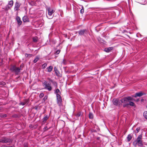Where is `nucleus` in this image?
<instances>
[{"mask_svg": "<svg viewBox=\"0 0 147 147\" xmlns=\"http://www.w3.org/2000/svg\"><path fill=\"white\" fill-rule=\"evenodd\" d=\"M142 134L139 135L137 138L133 142V146L136 147L138 146L139 147H142L143 144L142 142Z\"/></svg>", "mask_w": 147, "mask_h": 147, "instance_id": "nucleus-1", "label": "nucleus"}, {"mask_svg": "<svg viewBox=\"0 0 147 147\" xmlns=\"http://www.w3.org/2000/svg\"><path fill=\"white\" fill-rule=\"evenodd\" d=\"M42 84L44 89L49 91H50L52 90V87L50 82H48L47 81L44 80L42 82Z\"/></svg>", "mask_w": 147, "mask_h": 147, "instance_id": "nucleus-2", "label": "nucleus"}, {"mask_svg": "<svg viewBox=\"0 0 147 147\" xmlns=\"http://www.w3.org/2000/svg\"><path fill=\"white\" fill-rule=\"evenodd\" d=\"M13 141V140L11 139L8 138L6 137H3L0 139V142L3 143H8V144H9Z\"/></svg>", "mask_w": 147, "mask_h": 147, "instance_id": "nucleus-3", "label": "nucleus"}, {"mask_svg": "<svg viewBox=\"0 0 147 147\" xmlns=\"http://www.w3.org/2000/svg\"><path fill=\"white\" fill-rule=\"evenodd\" d=\"M10 70L12 72H14L16 75H18L20 72V68L17 67L13 65L11 67Z\"/></svg>", "mask_w": 147, "mask_h": 147, "instance_id": "nucleus-4", "label": "nucleus"}, {"mask_svg": "<svg viewBox=\"0 0 147 147\" xmlns=\"http://www.w3.org/2000/svg\"><path fill=\"white\" fill-rule=\"evenodd\" d=\"M47 10L49 16H47L49 19H52L53 17V16L52 15L53 13L55 12V11L50 7L47 8Z\"/></svg>", "mask_w": 147, "mask_h": 147, "instance_id": "nucleus-5", "label": "nucleus"}, {"mask_svg": "<svg viewBox=\"0 0 147 147\" xmlns=\"http://www.w3.org/2000/svg\"><path fill=\"white\" fill-rule=\"evenodd\" d=\"M113 104L119 107L122 105L121 100H119L118 98L113 99Z\"/></svg>", "mask_w": 147, "mask_h": 147, "instance_id": "nucleus-6", "label": "nucleus"}, {"mask_svg": "<svg viewBox=\"0 0 147 147\" xmlns=\"http://www.w3.org/2000/svg\"><path fill=\"white\" fill-rule=\"evenodd\" d=\"M57 103L59 106L61 105L62 100L60 94H57L56 95Z\"/></svg>", "mask_w": 147, "mask_h": 147, "instance_id": "nucleus-7", "label": "nucleus"}, {"mask_svg": "<svg viewBox=\"0 0 147 147\" xmlns=\"http://www.w3.org/2000/svg\"><path fill=\"white\" fill-rule=\"evenodd\" d=\"M143 95L142 92L136 93L135 94L132 96L133 97H136L138 96L140 97Z\"/></svg>", "mask_w": 147, "mask_h": 147, "instance_id": "nucleus-8", "label": "nucleus"}, {"mask_svg": "<svg viewBox=\"0 0 147 147\" xmlns=\"http://www.w3.org/2000/svg\"><path fill=\"white\" fill-rule=\"evenodd\" d=\"M16 19L18 25L20 26L22 24V22L21 21L20 17L18 16H17L16 17Z\"/></svg>", "mask_w": 147, "mask_h": 147, "instance_id": "nucleus-9", "label": "nucleus"}, {"mask_svg": "<svg viewBox=\"0 0 147 147\" xmlns=\"http://www.w3.org/2000/svg\"><path fill=\"white\" fill-rule=\"evenodd\" d=\"M54 70L55 71V74L57 76H60V73L59 71L57 69L56 67H54Z\"/></svg>", "mask_w": 147, "mask_h": 147, "instance_id": "nucleus-10", "label": "nucleus"}, {"mask_svg": "<svg viewBox=\"0 0 147 147\" xmlns=\"http://www.w3.org/2000/svg\"><path fill=\"white\" fill-rule=\"evenodd\" d=\"M121 102L122 103H125L128 102V101L126 97H124L121 99Z\"/></svg>", "mask_w": 147, "mask_h": 147, "instance_id": "nucleus-11", "label": "nucleus"}, {"mask_svg": "<svg viewBox=\"0 0 147 147\" xmlns=\"http://www.w3.org/2000/svg\"><path fill=\"white\" fill-rule=\"evenodd\" d=\"M20 7V5L19 3L18 2H16L15 4V5L14 7V10L15 11H17L18 10L19 8Z\"/></svg>", "mask_w": 147, "mask_h": 147, "instance_id": "nucleus-12", "label": "nucleus"}, {"mask_svg": "<svg viewBox=\"0 0 147 147\" xmlns=\"http://www.w3.org/2000/svg\"><path fill=\"white\" fill-rule=\"evenodd\" d=\"M86 31V29L81 30L78 31L79 34L81 35H83L85 32Z\"/></svg>", "mask_w": 147, "mask_h": 147, "instance_id": "nucleus-13", "label": "nucleus"}, {"mask_svg": "<svg viewBox=\"0 0 147 147\" xmlns=\"http://www.w3.org/2000/svg\"><path fill=\"white\" fill-rule=\"evenodd\" d=\"M22 20L24 22L29 21V19L26 16H24L22 18Z\"/></svg>", "mask_w": 147, "mask_h": 147, "instance_id": "nucleus-14", "label": "nucleus"}, {"mask_svg": "<svg viewBox=\"0 0 147 147\" xmlns=\"http://www.w3.org/2000/svg\"><path fill=\"white\" fill-rule=\"evenodd\" d=\"M47 69V71L48 72H51L53 69V67L52 66H50L49 67H48Z\"/></svg>", "mask_w": 147, "mask_h": 147, "instance_id": "nucleus-15", "label": "nucleus"}, {"mask_svg": "<svg viewBox=\"0 0 147 147\" xmlns=\"http://www.w3.org/2000/svg\"><path fill=\"white\" fill-rule=\"evenodd\" d=\"M112 47H109L108 48H106L105 49V51L107 52H109L110 51L113 49Z\"/></svg>", "mask_w": 147, "mask_h": 147, "instance_id": "nucleus-16", "label": "nucleus"}, {"mask_svg": "<svg viewBox=\"0 0 147 147\" xmlns=\"http://www.w3.org/2000/svg\"><path fill=\"white\" fill-rule=\"evenodd\" d=\"M49 80L53 84L54 86L57 87V83L55 81H53L51 79Z\"/></svg>", "mask_w": 147, "mask_h": 147, "instance_id": "nucleus-17", "label": "nucleus"}, {"mask_svg": "<svg viewBox=\"0 0 147 147\" xmlns=\"http://www.w3.org/2000/svg\"><path fill=\"white\" fill-rule=\"evenodd\" d=\"M139 1V3L142 4H145V3H146L147 0H138Z\"/></svg>", "mask_w": 147, "mask_h": 147, "instance_id": "nucleus-18", "label": "nucleus"}, {"mask_svg": "<svg viewBox=\"0 0 147 147\" xmlns=\"http://www.w3.org/2000/svg\"><path fill=\"white\" fill-rule=\"evenodd\" d=\"M54 93L55 94H61V93L60 91V90L58 88L55 91Z\"/></svg>", "mask_w": 147, "mask_h": 147, "instance_id": "nucleus-19", "label": "nucleus"}, {"mask_svg": "<svg viewBox=\"0 0 147 147\" xmlns=\"http://www.w3.org/2000/svg\"><path fill=\"white\" fill-rule=\"evenodd\" d=\"M49 116L47 115H46L43 118V122H45L46 121L47 119H49Z\"/></svg>", "mask_w": 147, "mask_h": 147, "instance_id": "nucleus-20", "label": "nucleus"}, {"mask_svg": "<svg viewBox=\"0 0 147 147\" xmlns=\"http://www.w3.org/2000/svg\"><path fill=\"white\" fill-rule=\"evenodd\" d=\"M82 115V113L81 111H79L76 115V116L77 117H79Z\"/></svg>", "mask_w": 147, "mask_h": 147, "instance_id": "nucleus-21", "label": "nucleus"}, {"mask_svg": "<svg viewBox=\"0 0 147 147\" xmlns=\"http://www.w3.org/2000/svg\"><path fill=\"white\" fill-rule=\"evenodd\" d=\"M129 105H130L131 106H133L134 107H136V106L134 103L132 102L129 101Z\"/></svg>", "mask_w": 147, "mask_h": 147, "instance_id": "nucleus-22", "label": "nucleus"}, {"mask_svg": "<svg viewBox=\"0 0 147 147\" xmlns=\"http://www.w3.org/2000/svg\"><path fill=\"white\" fill-rule=\"evenodd\" d=\"M13 5V1L11 0L8 3V5L10 6V7H11Z\"/></svg>", "mask_w": 147, "mask_h": 147, "instance_id": "nucleus-23", "label": "nucleus"}, {"mask_svg": "<svg viewBox=\"0 0 147 147\" xmlns=\"http://www.w3.org/2000/svg\"><path fill=\"white\" fill-rule=\"evenodd\" d=\"M132 138V137L130 134H129L128 135L127 137V141L129 142L131 140V139Z\"/></svg>", "mask_w": 147, "mask_h": 147, "instance_id": "nucleus-24", "label": "nucleus"}, {"mask_svg": "<svg viewBox=\"0 0 147 147\" xmlns=\"http://www.w3.org/2000/svg\"><path fill=\"white\" fill-rule=\"evenodd\" d=\"M39 59V58L37 56L35 58L33 61V62L34 63H36Z\"/></svg>", "mask_w": 147, "mask_h": 147, "instance_id": "nucleus-25", "label": "nucleus"}, {"mask_svg": "<svg viewBox=\"0 0 147 147\" xmlns=\"http://www.w3.org/2000/svg\"><path fill=\"white\" fill-rule=\"evenodd\" d=\"M143 116L146 119H147V111H145L143 113Z\"/></svg>", "mask_w": 147, "mask_h": 147, "instance_id": "nucleus-26", "label": "nucleus"}, {"mask_svg": "<svg viewBox=\"0 0 147 147\" xmlns=\"http://www.w3.org/2000/svg\"><path fill=\"white\" fill-rule=\"evenodd\" d=\"M81 6L82 7V9L80 10V13L81 14H83L84 11V8L82 5H81Z\"/></svg>", "mask_w": 147, "mask_h": 147, "instance_id": "nucleus-27", "label": "nucleus"}, {"mask_svg": "<svg viewBox=\"0 0 147 147\" xmlns=\"http://www.w3.org/2000/svg\"><path fill=\"white\" fill-rule=\"evenodd\" d=\"M89 119H92L93 118V115L92 113H90L89 114Z\"/></svg>", "mask_w": 147, "mask_h": 147, "instance_id": "nucleus-28", "label": "nucleus"}, {"mask_svg": "<svg viewBox=\"0 0 147 147\" xmlns=\"http://www.w3.org/2000/svg\"><path fill=\"white\" fill-rule=\"evenodd\" d=\"M38 38L37 37H33L32 38V40L33 41L35 42H36L38 41Z\"/></svg>", "mask_w": 147, "mask_h": 147, "instance_id": "nucleus-29", "label": "nucleus"}, {"mask_svg": "<svg viewBox=\"0 0 147 147\" xmlns=\"http://www.w3.org/2000/svg\"><path fill=\"white\" fill-rule=\"evenodd\" d=\"M47 64L46 63H44L42 66V69H45L47 66Z\"/></svg>", "mask_w": 147, "mask_h": 147, "instance_id": "nucleus-30", "label": "nucleus"}, {"mask_svg": "<svg viewBox=\"0 0 147 147\" xmlns=\"http://www.w3.org/2000/svg\"><path fill=\"white\" fill-rule=\"evenodd\" d=\"M128 102L129 101H130V100H133V98L131 97V96H128V97H126Z\"/></svg>", "mask_w": 147, "mask_h": 147, "instance_id": "nucleus-31", "label": "nucleus"}, {"mask_svg": "<svg viewBox=\"0 0 147 147\" xmlns=\"http://www.w3.org/2000/svg\"><path fill=\"white\" fill-rule=\"evenodd\" d=\"M136 36L138 37H142V35L140 34L139 33H138L136 34Z\"/></svg>", "mask_w": 147, "mask_h": 147, "instance_id": "nucleus-32", "label": "nucleus"}, {"mask_svg": "<svg viewBox=\"0 0 147 147\" xmlns=\"http://www.w3.org/2000/svg\"><path fill=\"white\" fill-rule=\"evenodd\" d=\"M44 94L43 93H42V92L40 94L39 97L40 98H42L44 96Z\"/></svg>", "mask_w": 147, "mask_h": 147, "instance_id": "nucleus-33", "label": "nucleus"}, {"mask_svg": "<svg viewBox=\"0 0 147 147\" xmlns=\"http://www.w3.org/2000/svg\"><path fill=\"white\" fill-rule=\"evenodd\" d=\"M5 84H6L4 82L2 81V82H0V85L4 86Z\"/></svg>", "mask_w": 147, "mask_h": 147, "instance_id": "nucleus-34", "label": "nucleus"}, {"mask_svg": "<svg viewBox=\"0 0 147 147\" xmlns=\"http://www.w3.org/2000/svg\"><path fill=\"white\" fill-rule=\"evenodd\" d=\"M140 127H138L137 128H136V133H138L140 131Z\"/></svg>", "mask_w": 147, "mask_h": 147, "instance_id": "nucleus-35", "label": "nucleus"}, {"mask_svg": "<svg viewBox=\"0 0 147 147\" xmlns=\"http://www.w3.org/2000/svg\"><path fill=\"white\" fill-rule=\"evenodd\" d=\"M10 9V7L8 6V5L6 6L5 7L4 9H5L6 10H8Z\"/></svg>", "mask_w": 147, "mask_h": 147, "instance_id": "nucleus-36", "label": "nucleus"}, {"mask_svg": "<svg viewBox=\"0 0 147 147\" xmlns=\"http://www.w3.org/2000/svg\"><path fill=\"white\" fill-rule=\"evenodd\" d=\"M129 105V103H126L123 105V107H127Z\"/></svg>", "mask_w": 147, "mask_h": 147, "instance_id": "nucleus-37", "label": "nucleus"}, {"mask_svg": "<svg viewBox=\"0 0 147 147\" xmlns=\"http://www.w3.org/2000/svg\"><path fill=\"white\" fill-rule=\"evenodd\" d=\"M60 51L59 50H58L55 52V54H58L60 52Z\"/></svg>", "mask_w": 147, "mask_h": 147, "instance_id": "nucleus-38", "label": "nucleus"}, {"mask_svg": "<svg viewBox=\"0 0 147 147\" xmlns=\"http://www.w3.org/2000/svg\"><path fill=\"white\" fill-rule=\"evenodd\" d=\"M47 96H45L44 97V98L43 99V100L44 101H45L46 100H47Z\"/></svg>", "mask_w": 147, "mask_h": 147, "instance_id": "nucleus-39", "label": "nucleus"}, {"mask_svg": "<svg viewBox=\"0 0 147 147\" xmlns=\"http://www.w3.org/2000/svg\"><path fill=\"white\" fill-rule=\"evenodd\" d=\"M48 128H47V127L46 126H45V127L44 128V129H43V130H44V131H45V130H48Z\"/></svg>", "mask_w": 147, "mask_h": 147, "instance_id": "nucleus-40", "label": "nucleus"}, {"mask_svg": "<svg viewBox=\"0 0 147 147\" xmlns=\"http://www.w3.org/2000/svg\"><path fill=\"white\" fill-rule=\"evenodd\" d=\"M20 105H25V103L24 102H21L20 103Z\"/></svg>", "mask_w": 147, "mask_h": 147, "instance_id": "nucleus-41", "label": "nucleus"}, {"mask_svg": "<svg viewBox=\"0 0 147 147\" xmlns=\"http://www.w3.org/2000/svg\"><path fill=\"white\" fill-rule=\"evenodd\" d=\"M1 147H9L6 145H2Z\"/></svg>", "mask_w": 147, "mask_h": 147, "instance_id": "nucleus-42", "label": "nucleus"}, {"mask_svg": "<svg viewBox=\"0 0 147 147\" xmlns=\"http://www.w3.org/2000/svg\"><path fill=\"white\" fill-rule=\"evenodd\" d=\"M24 147H28V146L27 145L24 144Z\"/></svg>", "mask_w": 147, "mask_h": 147, "instance_id": "nucleus-43", "label": "nucleus"}, {"mask_svg": "<svg viewBox=\"0 0 147 147\" xmlns=\"http://www.w3.org/2000/svg\"><path fill=\"white\" fill-rule=\"evenodd\" d=\"M35 109L36 110H37V109L38 108L37 107H35Z\"/></svg>", "mask_w": 147, "mask_h": 147, "instance_id": "nucleus-44", "label": "nucleus"}, {"mask_svg": "<svg viewBox=\"0 0 147 147\" xmlns=\"http://www.w3.org/2000/svg\"><path fill=\"white\" fill-rule=\"evenodd\" d=\"M139 100L138 99L137 100V101H138Z\"/></svg>", "mask_w": 147, "mask_h": 147, "instance_id": "nucleus-45", "label": "nucleus"}]
</instances>
